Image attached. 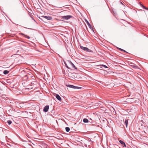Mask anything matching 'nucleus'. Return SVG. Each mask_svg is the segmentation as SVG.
<instances>
[{
    "label": "nucleus",
    "mask_w": 148,
    "mask_h": 148,
    "mask_svg": "<svg viewBox=\"0 0 148 148\" xmlns=\"http://www.w3.org/2000/svg\"><path fill=\"white\" fill-rule=\"evenodd\" d=\"M67 62L68 64L69 65V66L70 67H71H71H73L75 69H77L76 67L71 62L69 61H68Z\"/></svg>",
    "instance_id": "1"
},
{
    "label": "nucleus",
    "mask_w": 148,
    "mask_h": 148,
    "mask_svg": "<svg viewBox=\"0 0 148 148\" xmlns=\"http://www.w3.org/2000/svg\"><path fill=\"white\" fill-rule=\"evenodd\" d=\"M81 49L88 52H91L92 51L91 50L88 49V48L83 47L82 46H80Z\"/></svg>",
    "instance_id": "2"
},
{
    "label": "nucleus",
    "mask_w": 148,
    "mask_h": 148,
    "mask_svg": "<svg viewBox=\"0 0 148 148\" xmlns=\"http://www.w3.org/2000/svg\"><path fill=\"white\" fill-rule=\"evenodd\" d=\"M72 17L71 16V15H67L65 16H62V18L63 19H64L66 20H68Z\"/></svg>",
    "instance_id": "3"
},
{
    "label": "nucleus",
    "mask_w": 148,
    "mask_h": 148,
    "mask_svg": "<svg viewBox=\"0 0 148 148\" xmlns=\"http://www.w3.org/2000/svg\"><path fill=\"white\" fill-rule=\"evenodd\" d=\"M42 17L44 18L47 20H51L52 19V17L50 16H42Z\"/></svg>",
    "instance_id": "4"
},
{
    "label": "nucleus",
    "mask_w": 148,
    "mask_h": 148,
    "mask_svg": "<svg viewBox=\"0 0 148 148\" xmlns=\"http://www.w3.org/2000/svg\"><path fill=\"white\" fill-rule=\"evenodd\" d=\"M49 109V106H45L43 109V111L45 112L48 111Z\"/></svg>",
    "instance_id": "5"
},
{
    "label": "nucleus",
    "mask_w": 148,
    "mask_h": 148,
    "mask_svg": "<svg viewBox=\"0 0 148 148\" xmlns=\"http://www.w3.org/2000/svg\"><path fill=\"white\" fill-rule=\"evenodd\" d=\"M56 98L59 101H61V97H60V96L58 95V94H56Z\"/></svg>",
    "instance_id": "6"
},
{
    "label": "nucleus",
    "mask_w": 148,
    "mask_h": 148,
    "mask_svg": "<svg viewBox=\"0 0 148 148\" xmlns=\"http://www.w3.org/2000/svg\"><path fill=\"white\" fill-rule=\"evenodd\" d=\"M67 86L69 87H70V88H74V89L76 88V87H77L73 85H67Z\"/></svg>",
    "instance_id": "7"
},
{
    "label": "nucleus",
    "mask_w": 148,
    "mask_h": 148,
    "mask_svg": "<svg viewBox=\"0 0 148 148\" xmlns=\"http://www.w3.org/2000/svg\"><path fill=\"white\" fill-rule=\"evenodd\" d=\"M132 65H130V66L133 68L135 69H137L138 68V67L137 66H136L135 65H133L134 64H132Z\"/></svg>",
    "instance_id": "8"
},
{
    "label": "nucleus",
    "mask_w": 148,
    "mask_h": 148,
    "mask_svg": "<svg viewBox=\"0 0 148 148\" xmlns=\"http://www.w3.org/2000/svg\"><path fill=\"white\" fill-rule=\"evenodd\" d=\"M119 142L122 145H124V147H125L126 145L125 143L123 142V141L121 140H120L119 141Z\"/></svg>",
    "instance_id": "9"
},
{
    "label": "nucleus",
    "mask_w": 148,
    "mask_h": 148,
    "mask_svg": "<svg viewBox=\"0 0 148 148\" xmlns=\"http://www.w3.org/2000/svg\"><path fill=\"white\" fill-rule=\"evenodd\" d=\"M9 73V71L7 70L4 71H3V74L5 75L8 74Z\"/></svg>",
    "instance_id": "10"
},
{
    "label": "nucleus",
    "mask_w": 148,
    "mask_h": 148,
    "mask_svg": "<svg viewBox=\"0 0 148 148\" xmlns=\"http://www.w3.org/2000/svg\"><path fill=\"white\" fill-rule=\"evenodd\" d=\"M128 123V120H126L125 122V125L126 127H127V124Z\"/></svg>",
    "instance_id": "11"
},
{
    "label": "nucleus",
    "mask_w": 148,
    "mask_h": 148,
    "mask_svg": "<svg viewBox=\"0 0 148 148\" xmlns=\"http://www.w3.org/2000/svg\"><path fill=\"white\" fill-rule=\"evenodd\" d=\"M83 121L84 123H88V120L86 118L84 119Z\"/></svg>",
    "instance_id": "12"
},
{
    "label": "nucleus",
    "mask_w": 148,
    "mask_h": 148,
    "mask_svg": "<svg viewBox=\"0 0 148 148\" xmlns=\"http://www.w3.org/2000/svg\"><path fill=\"white\" fill-rule=\"evenodd\" d=\"M65 130L67 132H69L70 131V128L69 127H66L65 128Z\"/></svg>",
    "instance_id": "13"
},
{
    "label": "nucleus",
    "mask_w": 148,
    "mask_h": 148,
    "mask_svg": "<svg viewBox=\"0 0 148 148\" xmlns=\"http://www.w3.org/2000/svg\"><path fill=\"white\" fill-rule=\"evenodd\" d=\"M65 65L66 66V67L68 68L69 69H71V67H70L69 66V65L67 64L66 63H65Z\"/></svg>",
    "instance_id": "14"
},
{
    "label": "nucleus",
    "mask_w": 148,
    "mask_h": 148,
    "mask_svg": "<svg viewBox=\"0 0 148 148\" xmlns=\"http://www.w3.org/2000/svg\"><path fill=\"white\" fill-rule=\"evenodd\" d=\"M7 123H8L9 125H10L12 123V121L10 120H8L7 121Z\"/></svg>",
    "instance_id": "15"
},
{
    "label": "nucleus",
    "mask_w": 148,
    "mask_h": 148,
    "mask_svg": "<svg viewBox=\"0 0 148 148\" xmlns=\"http://www.w3.org/2000/svg\"><path fill=\"white\" fill-rule=\"evenodd\" d=\"M87 23L88 25V26L90 27H91V25H90V24L89 23L88 21H87Z\"/></svg>",
    "instance_id": "16"
},
{
    "label": "nucleus",
    "mask_w": 148,
    "mask_h": 148,
    "mask_svg": "<svg viewBox=\"0 0 148 148\" xmlns=\"http://www.w3.org/2000/svg\"><path fill=\"white\" fill-rule=\"evenodd\" d=\"M24 36L26 38H27L28 39H29L30 38V37L28 36H27L26 35H25Z\"/></svg>",
    "instance_id": "17"
},
{
    "label": "nucleus",
    "mask_w": 148,
    "mask_h": 148,
    "mask_svg": "<svg viewBox=\"0 0 148 148\" xmlns=\"http://www.w3.org/2000/svg\"><path fill=\"white\" fill-rule=\"evenodd\" d=\"M101 65L105 68H107L108 67L106 66L105 65Z\"/></svg>",
    "instance_id": "18"
},
{
    "label": "nucleus",
    "mask_w": 148,
    "mask_h": 148,
    "mask_svg": "<svg viewBox=\"0 0 148 148\" xmlns=\"http://www.w3.org/2000/svg\"><path fill=\"white\" fill-rule=\"evenodd\" d=\"M119 49H120V50L121 51H125H125L124 50H123V49H120V48H119Z\"/></svg>",
    "instance_id": "19"
},
{
    "label": "nucleus",
    "mask_w": 148,
    "mask_h": 148,
    "mask_svg": "<svg viewBox=\"0 0 148 148\" xmlns=\"http://www.w3.org/2000/svg\"><path fill=\"white\" fill-rule=\"evenodd\" d=\"M144 8L146 10H148V8H146L145 7H144Z\"/></svg>",
    "instance_id": "20"
},
{
    "label": "nucleus",
    "mask_w": 148,
    "mask_h": 148,
    "mask_svg": "<svg viewBox=\"0 0 148 148\" xmlns=\"http://www.w3.org/2000/svg\"><path fill=\"white\" fill-rule=\"evenodd\" d=\"M140 5L144 8V7H145L143 5L141 4Z\"/></svg>",
    "instance_id": "21"
}]
</instances>
